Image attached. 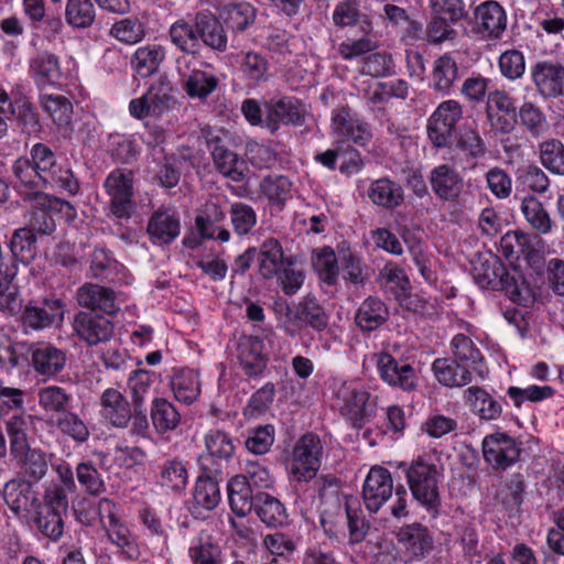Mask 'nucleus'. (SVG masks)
<instances>
[{"label":"nucleus","instance_id":"f257e3e1","mask_svg":"<svg viewBox=\"0 0 564 564\" xmlns=\"http://www.w3.org/2000/svg\"><path fill=\"white\" fill-rule=\"evenodd\" d=\"M19 188L42 191L58 187L70 195L78 192L79 185L70 169L56 163L55 153L44 143H36L30 158H20L12 165Z\"/></svg>","mask_w":564,"mask_h":564},{"label":"nucleus","instance_id":"f03ea898","mask_svg":"<svg viewBox=\"0 0 564 564\" xmlns=\"http://www.w3.org/2000/svg\"><path fill=\"white\" fill-rule=\"evenodd\" d=\"M473 276L482 289L500 291L513 303L529 307L535 301L532 288L517 271H509L494 253H480L474 263Z\"/></svg>","mask_w":564,"mask_h":564},{"label":"nucleus","instance_id":"7ed1b4c3","mask_svg":"<svg viewBox=\"0 0 564 564\" xmlns=\"http://www.w3.org/2000/svg\"><path fill=\"white\" fill-rule=\"evenodd\" d=\"M67 513L66 491L63 487L55 486L45 490L43 499H40L24 522L41 536L56 543L64 535Z\"/></svg>","mask_w":564,"mask_h":564},{"label":"nucleus","instance_id":"20e7f679","mask_svg":"<svg viewBox=\"0 0 564 564\" xmlns=\"http://www.w3.org/2000/svg\"><path fill=\"white\" fill-rule=\"evenodd\" d=\"M335 402L340 414L356 430L362 429L376 415L377 395H372L356 381H338L335 383Z\"/></svg>","mask_w":564,"mask_h":564},{"label":"nucleus","instance_id":"39448f33","mask_svg":"<svg viewBox=\"0 0 564 564\" xmlns=\"http://www.w3.org/2000/svg\"><path fill=\"white\" fill-rule=\"evenodd\" d=\"M405 477L414 500L436 518L441 508L438 482L442 474L438 467L419 458L406 467Z\"/></svg>","mask_w":564,"mask_h":564},{"label":"nucleus","instance_id":"423d86ee","mask_svg":"<svg viewBox=\"0 0 564 564\" xmlns=\"http://www.w3.org/2000/svg\"><path fill=\"white\" fill-rule=\"evenodd\" d=\"M324 448L321 438L313 433L301 436L293 446L290 460V475L297 482L314 479L321 468Z\"/></svg>","mask_w":564,"mask_h":564},{"label":"nucleus","instance_id":"0eeeda50","mask_svg":"<svg viewBox=\"0 0 564 564\" xmlns=\"http://www.w3.org/2000/svg\"><path fill=\"white\" fill-rule=\"evenodd\" d=\"M194 57L182 56L176 59V70L183 90L191 99L205 100L218 87L219 79L200 67Z\"/></svg>","mask_w":564,"mask_h":564},{"label":"nucleus","instance_id":"6e6552de","mask_svg":"<svg viewBox=\"0 0 564 564\" xmlns=\"http://www.w3.org/2000/svg\"><path fill=\"white\" fill-rule=\"evenodd\" d=\"M204 137L215 169L232 182H242L245 163L228 148L227 133L223 130L207 129L204 131Z\"/></svg>","mask_w":564,"mask_h":564},{"label":"nucleus","instance_id":"1a4fd4ad","mask_svg":"<svg viewBox=\"0 0 564 564\" xmlns=\"http://www.w3.org/2000/svg\"><path fill=\"white\" fill-rule=\"evenodd\" d=\"M206 452L198 457L203 473L223 474L235 454L231 436L218 429L209 430L204 436Z\"/></svg>","mask_w":564,"mask_h":564},{"label":"nucleus","instance_id":"9d476101","mask_svg":"<svg viewBox=\"0 0 564 564\" xmlns=\"http://www.w3.org/2000/svg\"><path fill=\"white\" fill-rule=\"evenodd\" d=\"M25 198L32 202L31 216L26 227L32 229L34 234L51 235L56 229L54 215L64 208L73 210L69 203L51 197L42 191L25 193Z\"/></svg>","mask_w":564,"mask_h":564},{"label":"nucleus","instance_id":"9b49d317","mask_svg":"<svg viewBox=\"0 0 564 564\" xmlns=\"http://www.w3.org/2000/svg\"><path fill=\"white\" fill-rule=\"evenodd\" d=\"M375 358L379 377L384 383L404 392L417 389L419 375L411 364L399 360L392 352H379Z\"/></svg>","mask_w":564,"mask_h":564},{"label":"nucleus","instance_id":"f8f14e48","mask_svg":"<svg viewBox=\"0 0 564 564\" xmlns=\"http://www.w3.org/2000/svg\"><path fill=\"white\" fill-rule=\"evenodd\" d=\"M463 117V108L457 100L442 101L427 123V133L432 143L437 148L452 144L456 124Z\"/></svg>","mask_w":564,"mask_h":564},{"label":"nucleus","instance_id":"ddd939ff","mask_svg":"<svg viewBox=\"0 0 564 564\" xmlns=\"http://www.w3.org/2000/svg\"><path fill=\"white\" fill-rule=\"evenodd\" d=\"M306 115L304 104L295 97L271 99L264 104V128L275 133L282 126L300 127Z\"/></svg>","mask_w":564,"mask_h":564},{"label":"nucleus","instance_id":"4468645a","mask_svg":"<svg viewBox=\"0 0 564 564\" xmlns=\"http://www.w3.org/2000/svg\"><path fill=\"white\" fill-rule=\"evenodd\" d=\"M0 497L14 518L24 521L40 501L39 492L29 480L13 477L0 489Z\"/></svg>","mask_w":564,"mask_h":564},{"label":"nucleus","instance_id":"2eb2a0df","mask_svg":"<svg viewBox=\"0 0 564 564\" xmlns=\"http://www.w3.org/2000/svg\"><path fill=\"white\" fill-rule=\"evenodd\" d=\"M530 77L536 93L544 99L564 97V65L543 59L530 67Z\"/></svg>","mask_w":564,"mask_h":564},{"label":"nucleus","instance_id":"dca6fc26","mask_svg":"<svg viewBox=\"0 0 564 564\" xmlns=\"http://www.w3.org/2000/svg\"><path fill=\"white\" fill-rule=\"evenodd\" d=\"M521 451V444L506 433H494L482 441L484 458L495 469H506L513 465Z\"/></svg>","mask_w":564,"mask_h":564},{"label":"nucleus","instance_id":"f3484780","mask_svg":"<svg viewBox=\"0 0 564 564\" xmlns=\"http://www.w3.org/2000/svg\"><path fill=\"white\" fill-rule=\"evenodd\" d=\"M105 188L110 196V210L119 219L130 218L134 204L132 202V180L130 173L112 171L105 181Z\"/></svg>","mask_w":564,"mask_h":564},{"label":"nucleus","instance_id":"a211bd4d","mask_svg":"<svg viewBox=\"0 0 564 564\" xmlns=\"http://www.w3.org/2000/svg\"><path fill=\"white\" fill-rule=\"evenodd\" d=\"M508 18L497 1H485L475 10V33L487 41L500 40L507 29Z\"/></svg>","mask_w":564,"mask_h":564},{"label":"nucleus","instance_id":"6ab92c4d","mask_svg":"<svg viewBox=\"0 0 564 564\" xmlns=\"http://www.w3.org/2000/svg\"><path fill=\"white\" fill-rule=\"evenodd\" d=\"M427 180L435 197L442 202H457L465 188L464 177L447 163L433 167Z\"/></svg>","mask_w":564,"mask_h":564},{"label":"nucleus","instance_id":"aec40b11","mask_svg":"<svg viewBox=\"0 0 564 564\" xmlns=\"http://www.w3.org/2000/svg\"><path fill=\"white\" fill-rule=\"evenodd\" d=\"M65 305L61 299H44L42 302L29 303L22 313V324L33 330H42L62 323Z\"/></svg>","mask_w":564,"mask_h":564},{"label":"nucleus","instance_id":"412c9836","mask_svg":"<svg viewBox=\"0 0 564 564\" xmlns=\"http://www.w3.org/2000/svg\"><path fill=\"white\" fill-rule=\"evenodd\" d=\"M393 481L391 473L381 466L372 467L365 480L362 498L369 512L376 513L391 498Z\"/></svg>","mask_w":564,"mask_h":564},{"label":"nucleus","instance_id":"4be33fe9","mask_svg":"<svg viewBox=\"0 0 564 564\" xmlns=\"http://www.w3.org/2000/svg\"><path fill=\"white\" fill-rule=\"evenodd\" d=\"M75 334L88 346L108 341L113 335V324L104 315L78 312L73 322Z\"/></svg>","mask_w":564,"mask_h":564},{"label":"nucleus","instance_id":"5701e85b","mask_svg":"<svg viewBox=\"0 0 564 564\" xmlns=\"http://www.w3.org/2000/svg\"><path fill=\"white\" fill-rule=\"evenodd\" d=\"M147 232L154 245H170L181 232L177 212L172 207H160L149 218Z\"/></svg>","mask_w":564,"mask_h":564},{"label":"nucleus","instance_id":"b1692460","mask_svg":"<svg viewBox=\"0 0 564 564\" xmlns=\"http://www.w3.org/2000/svg\"><path fill=\"white\" fill-rule=\"evenodd\" d=\"M32 367L39 376L54 378L66 366V351L50 343L30 344Z\"/></svg>","mask_w":564,"mask_h":564},{"label":"nucleus","instance_id":"393cba45","mask_svg":"<svg viewBox=\"0 0 564 564\" xmlns=\"http://www.w3.org/2000/svg\"><path fill=\"white\" fill-rule=\"evenodd\" d=\"M76 299L79 306L93 313L99 311L107 315H115L120 310L115 291L96 283L83 284L77 290Z\"/></svg>","mask_w":564,"mask_h":564},{"label":"nucleus","instance_id":"a878e982","mask_svg":"<svg viewBox=\"0 0 564 564\" xmlns=\"http://www.w3.org/2000/svg\"><path fill=\"white\" fill-rule=\"evenodd\" d=\"M132 408L128 399L117 389L108 388L100 395V415L115 427L129 426Z\"/></svg>","mask_w":564,"mask_h":564},{"label":"nucleus","instance_id":"bb28decb","mask_svg":"<svg viewBox=\"0 0 564 564\" xmlns=\"http://www.w3.org/2000/svg\"><path fill=\"white\" fill-rule=\"evenodd\" d=\"M226 217L220 204L216 200H208L195 218V226L204 239H216L227 242L230 239L228 229L218 226Z\"/></svg>","mask_w":564,"mask_h":564},{"label":"nucleus","instance_id":"cd10ccee","mask_svg":"<svg viewBox=\"0 0 564 564\" xmlns=\"http://www.w3.org/2000/svg\"><path fill=\"white\" fill-rule=\"evenodd\" d=\"M332 128L343 140L364 144L370 137L367 123L349 108H340L333 112Z\"/></svg>","mask_w":564,"mask_h":564},{"label":"nucleus","instance_id":"c85d7f7f","mask_svg":"<svg viewBox=\"0 0 564 564\" xmlns=\"http://www.w3.org/2000/svg\"><path fill=\"white\" fill-rule=\"evenodd\" d=\"M367 196L373 205L394 210L403 204L405 193L400 183L389 177H380L369 184Z\"/></svg>","mask_w":564,"mask_h":564},{"label":"nucleus","instance_id":"c756f323","mask_svg":"<svg viewBox=\"0 0 564 564\" xmlns=\"http://www.w3.org/2000/svg\"><path fill=\"white\" fill-rule=\"evenodd\" d=\"M29 75L37 88L57 86L63 78L59 58L50 52H42L30 61Z\"/></svg>","mask_w":564,"mask_h":564},{"label":"nucleus","instance_id":"7c9ffc66","mask_svg":"<svg viewBox=\"0 0 564 564\" xmlns=\"http://www.w3.org/2000/svg\"><path fill=\"white\" fill-rule=\"evenodd\" d=\"M458 78V64L452 54L445 53L434 61L430 76V86L435 91L442 95H449Z\"/></svg>","mask_w":564,"mask_h":564},{"label":"nucleus","instance_id":"2f4dec72","mask_svg":"<svg viewBox=\"0 0 564 564\" xmlns=\"http://www.w3.org/2000/svg\"><path fill=\"white\" fill-rule=\"evenodd\" d=\"M432 371L444 387L459 388L471 382V371L464 365L451 358H437L432 364Z\"/></svg>","mask_w":564,"mask_h":564},{"label":"nucleus","instance_id":"473e14b6","mask_svg":"<svg viewBox=\"0 0 564 564\" xmlns=\"http://www.w3.org/2000/svg\"><path fill=\"white\" fill-rule=\"evenodd\" d=\"M389 318L386 303L377 296L366 297L355 314V323L362 332H372L381 327Z\"/></svg>","mask_w":564,"mask_h":564},{"label":"nucleus","instance_id":"72a5a7b5","mask_svg":"<svg viewBox=\"0 0 564 564\" xmlns=\"http://www.w3.org/2000/svg\"><path fill=\"white\" fill-rule=\"evenodd\" d=\"M20 469V478L29 480L30 484L39 482L45 477L48 470V457L40 448H29L12 456Z\"/></svg>","mask_w":564,"mask_h":564},{"label":"nucleus","instance_id":"f704fd0d","mask_svg":"<svg viewBox=\"0 0 564 564\" xmlns=\"http://www.w3.org/2000/svg\"><path fill=\"white\" fill-rule=\"evenodd\" d=\"M397 538L413 558L424 557L433 546L432 536L427 529L420 523L402 527L397 533Z\"/></svg>","mask_w":564,"mask_h":564},{"label":"nucleus","instance_id":"c9c22d12","mask_svg":"<svg viewBox=\"0 0 564 564\" xmlns=\"http://www.w3.org/2000/svg\"><path fill=\"white\" fill-rule=\"evenodd\" d=\"M377 283L398 301L405 300L411 294V283L405 271L393 262L386 263L379 271Z\"/></svg>","mask_w":564,"mask_h":564},{"label":"nucleus","instance_id":"e433bc0d","mask_svg":"<svg viewBox=\"0 0 564 564\" xmlns=\"http://www.w3.org/2000/svg\"><path fill=\"white\" fill-rule=\"evenodd\" d=\"M464 399L471 412L481 420L494 421L502 413L501 403L480 387L467 388L464 391Z\"/></svg>","mask_w":564,"mask_h":564},{"label":"nucleus","instance_id":"4c0bfd02","mask_svg":"<svg viewBox=\"0 0 564 564\" xmlns=\"http://www.w3.org/2000/svg\"><path fill=\"white\" fill-rule=\"evenodd\" d=\"M171 42L183 53L196 55L200 50L199 30L197 28V15L194 23L181 19L175 21L169 31Z\"/></svg>","mask_w":564,"mask_h":564},{"label":"nucleus","instance_id":"58836bf2","mask_svg":"<svg viewBox=\"0 0 564 564\" xmlns=\"http://www.w3.org/2000/svg\"><path fill=\"white\" fill-rule=\"evenodd\" d=\"M165 55V48L159 44L140 46L131 57V67L140 77L148 78L159 70Z\"/></svg>","mask_w":564,"mask_h":564},{"label":"nucleus","instance_id":"ea45409f","mask_svg":"<svg viewBox=\"0 0 564 564\" xmlns=\"http://www.w3.org/2000/svg\"><path fill=\"white\" fill-rule=\"evenodd\" d=\"M158 484L165 490L182 492L188 484L186 463L180 458H169L160 466Z\"/></svg>","mask_w":564,"mask_h":564},{"label":"nucleus","instance_id":"a19ab883","mask_svg":"<svg viewBox=\"0 0 564 564\" xmlns=\"http://www.w3.org/2000/svg\"><path fill=\"white\" fill-rule=\"evenodd\" d=\"M227 490L230 508L238 517H245L253 509L256 496L253 497L246 476L232 477L228 482Z\"/></svg>","mask_w":564,"mask_h":564},{"label":"nucleus","instance_id":"79ce46f5","mask_svg":"<svg viewBox=\"0 0 564 564\" xmlns=\"http://www.w3.org/2000/svg\"><path fill=\"white\" fill-rule=\"evenodd\" d=\"M238 358L246 375L259 376L267 367L262 343L258 338H246L238 345Z\"/></svg>","mask_w":564,"mask_h":564},{"label":"nucleus","instance_id":"37998d69","mask_svg":"<svg viewBox=\"0 0 564 564\" xmlns=\"http://www.w3.org/2000/svg\"><path fill=\"white\" fill-rule=\"evenodd\" d=\"M197 28L199 30V41L206 46L217 52H225L227 50V34L214 15L198 12Z\"/></svg>","mask_w":564,"mask_h":564},{"label":"nucleus","instance_id":"c03bdc74","mask_svg":"<svg viewBox=\"0 0 564 564\" xmlns=\"http://www.w3.org/2000/svg\"><path fill=\"white\" fill-rule=\"evenodd\" d=\"M253 509L260 520L268 527L278 528L288 522V513L283 503L267 492L256 495Z\"/></svg>","mask_w":564,"mask_h":564},{"label":"nucleus","instance_id":"a18cd8bd","mask_svg":"<svg viewBox=\"0 0 564 564\" xmlns=\"http://www.w3.org/2000/svg\"><path fill=\"white\" fill-rule=\"evenodd\" d=\"M220 474L203 473L196 480L194 488V507L204 510H214L220 501V490L216 478Z\"/></svg>","mask_w":564,"mask_h":564},{"label":"nucleus","instance_id":"49530a36","mask_svg":"<svg viewBox=\"0 0 564 564\" xmlns=\"http://www.w3.org/2000/svg\"><path fill=\"white\" fill-rule=\"evenodd\" d=\"M333 22L338 28L361 25L365 32L371 30L372 25L367 14L360 10L359 0H344L335 6L333 11Z\"/></svg>","mask_w":564,"mask_h":564},{"label":"nucleus","instance_id":"de8ad7c7","mask_svg":"<svg viewBox=\"0 0 564 564\" xmlns=\"http://www.w3.org/2000/svg\"><path fill=\"white\" fill-rule=\"evenodd\" d=\"M294 319L301 325L310 326L317 332H322L328 326L327 314L312 295H306L297 304L294 311Z\"/></svg>","mask_w":564,"mask_h":564},{"label":"nucleus","instance_id":"09e8293b","mask_svg":"<svg viewBox=\"0 0 564 564\" xmlns=\"http://www.w3.org/2000/svg\"><path fill=\"white\" fill-rule=\"evenodd\" d=\"M259 259L260 273L264 279H270L278 274L289 259H284L283 250L280 242L270 238L267 239L257 251Z\"/></svg>","mask_w":564,"mask_h":564},{"label":"nucleus","instance_id":"8fccbe9b","mask_svg":"<svg viewBox=\"0 0 564 564\" xmlns=\"http://www.w3.org/2000/svg\"><path fill=\"white\" fill-rule=\"evenodd\" d=\"M452 351L457 362L466 366L469 370L482 375V355L476 344L466 335L457 334L451 341Z\"/></svg>","mask_w":564,"mask_h":564},{"label":"nucleus","instance_id":"3c124183","mask_svg":"<svg viewBox=\"0 0 564 564\" xmlns=\"http://www.w3.org/2000/svg\"><path fill=\"white\" fill-rule=\"evenodd\" d=\"M9 248L13 259L29 264L37 253L36 235L29 227L18 228L12 232Z\"/></svg>","mask_w":564,"mask_h":564},{"label":"nucleus","instance_id":"603ef678","mask_svg":"<svg viewBox=\"0 0 564 564\" xmlns=\"http://www.w3.org/2000/svg\"><path fill=\"white\" fill-rule=\"evenodd\" d=\"M172 390L177 401L191 404L200 393L198 373L192 369H182L172 378Z\"/></svg>","mask_w":564,"mask_h":564},{"label":"nucleus","instance_id":"864d4df0","mask_svg":"<svg viewBox=\"0 0 564 564\" xmlns=\"http://www.w3.org/2000/svg\"><path fill=\"white\" fill-rule=\"evenodd\" d=\"M151 419L159 433L175 430L181 421V414L172 402L164 398H155L151 405Z\"/></svg>","mask_w":564,"mask_h":564},{"label":"nucleus","instance_id":"5fc2aeb1","mask_svg":"<svg viewBox=\"0 0 564 564\" xmlns=\"http://www.w3.org/2000/svg\"><path fill=\"white\" fill-rule=\"evenodd\" d=\"M521 212L527 221L538 232L546 235L552 230V220L542 203L532 195L522 197Z\"/></svg>","mask_w":564,"mask_h":564},{"label":"nucleus","instance_id":"6e6d98bb","mask_svg":"<svg viewBox=\"0 0 564 564\" xmlns=\"http://www.w3.org/2000/svg\"><path fill=\"white\" fill-rule=\"evenodd\" d=\"M540 163L550 173L564 176V143L558 139H549L539 144Z\"/></svg>","mask_w":564,"mask_h":564},{"label":"nucleus","instance_id":"4d7b16f0","mask_svg":"<svg viewBox=\"0 0 564 564\" xmlns=\"http://www.w3.org/2000/svg\"><path fill=\"white\" fill-rule=\"evenodd\" d=\"M30 344L25 341H12L11 338L0 330V366L12 369L29 359Z\"/></svg>","mask_w":564,"mask_h":564},{"label":"nucleus","instance_id":"13d9d810","mask_svg":"<svg viewBox=\"0 0 564 564\" xmlns=\"http://www.w3.org/2000/svg\"><path fill=\"white\" fill-rule=\"evenodd\" d=\"M96 19V9L90 0H67L65 21L74 29L90 28Z\"/></svg>","mask_w":564,"mask_h":564},{"label":"nucleus","instance_id":"bf43d9fd","mask_svg":"<svg viewBox=\"0 0 564 564\" xmlns=\"http://www.w3.org/2000/svg\"><path fill=\"white\" fill-rule=\"evenodd\" d=\"M220 15L228 28L242 32L254 22L256 9L248 2L229 3L223 8Z\"/></svg>","mask_w":564,"mask_h":564},{"label":"nucleus","instance_id":"052dcab7","mask_svg":"<svg viewBox=\"0 0 564 564\" xmlns=\"http://www.w3.org/2000/svg\"><path fill=\"white\" fill-rule=\"evenodd\" d=\"M40 105L58 127L69 124L73 115V105L67 97L54 94L41 95Z\"/></svg>","mask_w":564,"mask_h":564},{"label":"nucleus","instance_id":"680f3d73","mask_svg":"<svg viewBox=\"0 0 564 564\" xmlns=\"http://www.w3.org/2000/svg\"><path fill=\"white\" fill-rule=\"evenodd\" d=\"M30 417L13 415L6 422V431L9 437L10 454L14 456L30 448L29 430Z\"/></svg>","mask_w":564,"mask_h":564},{"label":"nucleus","instance_id":"e2e57ef3","mask_svg":"<svg viewBox=\"0 0 564 564\" xmlns=\"http://www.w3.org/2000/svg\"><path fill=\"white\" fill-rule=\"evenodd\" d=\"M105 529L110 541L121 549L128 558L135 560L139 557L140 550L135 539L121 520L111 524H105Z\"/></svg>","mask_w":564,"mask_h":564},{"label":"nucleus","instance_id":"0e129e2a","mask_svg":"<svg viewBox=\"0 0 564 564\" xmlns=\"http://www.w3.org/2000/svg\"><path fill=\"white\" fill-rule=\"evenodd\" d=\"M193 564H221V550L208 535L197 536L188 549Z\"/></svg>","mask_w":564,"mask_h":564},{"label":"nucleus","instance_id":"69168bd1","mask_svg":"<svg viewBox=\"0 0 564 564\" xmlns=\"http://www.w3.org/2000/svg\"><path fill=\"white\" fill-rule=\"evenodd\" d=\"M53 425L64 435L77 443H84L89 437V430L84 421L75 413L66 411L52 417Z\"/></svg>","mask_w":564,"mask_h":564},{"label":"nucleus","instance_id":"338daca9","mask_svg":"<svg viewBox=\"0 0 564 564\" xmlns=\"http://www.w3.org/2000/svg\"><path fill=\"white\" fill-rule=\"evenodd\" d=\"M291 187L292 183L283 175H268L259 183L260 193L273 205H283Z\"/></svg>","mask_w":564,"mask_h":564},{"label":"nucleus","instance_id":"774afa93","mask_svg":"<svg viewBox=\"0 0 564 564\" xmlns=\"http://www.w3.org/2000/svg\"><path fill=\"white\" fill-rule=\"evenodd\" d=\"M72 395L66 390L58 386H48L40 389L39 403L48 412L62 414L67 411Z\"/></svg>","mask_w":564,"mask_h":564}]
</instances>
